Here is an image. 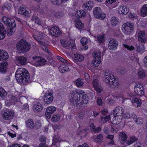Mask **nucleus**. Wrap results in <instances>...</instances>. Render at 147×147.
<instances>
[{
    "label": "nucleus",
    "mask_w": 147,
    "mask_h": 147,
    "mask_svg": "<svg viewBox=\"0 0 147 147\" xmlns=\"http://www.w3.org/2000/svg\"><path fill=\"white\" fill-rule=\"evenodd\" d=\"M82 7L85 10L90 11L93 7L92 3L91 1H88L83 4Z\"/></svg>",
    "instance_id": "nucleus-22"
},
{
    "label": "nucleus",
    "mask_w": 147,
    "mask_h": 147,
    "mask_svg": "<svg viewBox=\"0 0 147 147\" xmlns=\"http://www.w3.org/2000/svg\"><path fill=\"white\" fill-rule=\"evenodd\" d=\"M111 118V116L110 115H108L107 116H106L104 117L102 116H100V119L101 120V122L103 123H106L107 121H109Z\"/></svg>",
    "instance_id": "nucleus-46"
},
{
    "label": "nucleus",
    "mask_w": 147,
    "mask_h": 147,
    "mask_svg": "<svg viewBox=\"0 0 147 147\" xmlns=\"http://www.w3.org/2000/svg\"><path fill=\"white\" fill-rule=\"evenodd\" d=\"M8 63L6 61L0 63V73H5L7 69Z\"/></svg>",
    "instance_id": "nucleus-21"
},
{
    "label": "nucleus",
    "mask_w": 147,
    "mask_h": 147,
    "mask_svg": "<svg viewBox=\"0 0 147 147\" xmlns=\"http://www.w3.org/2000/svg\"><path fill=\"white\" fill-rule=\"evenodd\" d=\"M111 25L115 26L118 22V19L115 17H113L111 19Z\"/></svg>",
    "instance_id": "nucleus-43"
},
{
    "label": "nucleus",
    "mask_w": 147,
    "mask_h": 147,
    "mask_svg": "<svg viewBox=\"0 0 147 147\" xmlns=\"http://www.w3.org/2000/svg\"><path fill=\"white\" fill-rule=\"evenodd\" d=\"M137 138L134 136L130 137L127 140L126 142L127 144L128 145H130L133 143L134 142L137 140Z\"/></svg>",
    "instance_id": "nucleus-39"
},
{
    "label": "nucleus",
    "mask_w": 147,
    "mask_h": 147,
    "mask_svg": "<svg viewBox=\"0 0 147 147\" xmlns=\"http://www.w3.org/2000/svg\"><path fill=\"white\" fill-rule=\"evenodd\" d=\"M100 55V51L97 50H94L92 54L93 58H101Z\"/></svg>",
    "instance_id": "nucleus-40"
},
{
    "label": "nucleus",
    "mask_w": 147,
    "mask_h": 147,
    "mask_svg": "<svg viewBox=\"0 0 147 147\" xmlns=\"http://www.w3.org/2000/svg\"><path fill=\"white\" fill-rule=\"evenodd\" d=\"M141 15L142 17H145L147 16V4H144L140 9Z\"/></svg>",
    "instance_id": "nucleus-29"
},
{
    "label": "nucleus",
    "mask_w": 147,
    "mask_h": 147,
    "mask_svg": "<svg viewBox=\"0 0 147 147\" xmlns=\"http://www.w3.org/2000/svg\"><path fill=\"white\" fill-rule=\"evenodd\" d=\"M103 136L102 134H99L94 137V141L98 143H101L103 139Z\"/></svg>",
    "instance_id": "nucleus-36"
},
{
    "label": "nucleus",
    "mask_w": 147,
    "mask_h": 147,
    "mask_svg": "<svg viewBox=\"0 0 147 147\" xmlns=\"http://www.w3.org/2000/svg\"><path fill=\"white\" fill-rule=\"evenodd\" d=\"M100 113L103 115H106L108 113V111L107 109H104L101 111Z\"/></svg>",
    "instance_id": "nucleus-58"
},
{
    "label": "nucleus",
    "mask_w": 147,
    "mask_h": 147,
    "mask_svg": "<svg viewBox=\"0 0 147 147\" xmlns=\"http://www.w3.org/2000/svg\"><path fill=\"white\" fill-rule=\"evenodd\" d=\"M30 44L24 40H21L18 42L16 46L18 50L22 52L28 51L30 49Z\"/></svg>",
    "instance_id": "nucleus-4"
},
{
    "label": "nucleus",
    "mask_w": 147,
    "mask_h": 147,
    "mask_svg": "<svg viewBox=\"0 0 147 147\" xmlns=\"http://www.w3.org/2000/svg\"><path fill=\"white\" fill-rule=\"evenodd\" d=\"M32 59L33 60L31 61V63L36 67L43 66L47 62L46 60L43 57L39 56H34Z\"/></svg>",
    "instance_id": "nucleus-5"
},
{
    "label": "nucleus",
    "mask_w": 147,
    "mask_h": 147,
    "mask_svg": "<svg viewBox=\"0 0 147 147\" xmlns=\"http://www.w3.org/2000/svg\"><path fill=\"white\" fill-rule=\"evenodd\" d=\"M16 78L19 83L28 82L30 79L29 74L26 70L24 68H18L16 72Z\"/></svg>",
    "instance_id": "nucleus-1"
},
{
    "label": "nucleus",
    "mask_w": 147,
    "mask_h": 147,
    "mask_svg": "<svg viewBox=\"0 0 147 147\" xmlns=\"http://www.w3.org/2000/svg\"><path fill=\"white\" fill-rule=\"evenodd\" d=\"M128 16L129 18L132 19H136L137 17V16L136 14L131 13H129Z\"/></svg>",
    "instance_id": "nucleus-53"
},
{
    "label": "nucleus",
    "mask_w": 147,
    "mask_h": 147,
    "mask_svg": "<svg viewBox=\"0 0 147 147\" xmlns=\"http://www.w3.org/2000/svg\"><path fill=\"white\" fill-rule=\"evenodd\" d=\"M138 40L142 43L147 42V34L145 32L143 31H140L138 34Z\"/></svg>",
    "instance_id": "nucleus-13"
},
{
    "label": "nucleus",
    "mask_w": 147,
    "mask_h": 147,
    "mask_svg": "<svg viewBox=\"0 0 147 147\" xmlns=\"http://www.w3.org/2000/svg\"><path fill=\"white\" fill-rule=\"evenodd\" d=\"M43 33H41L40 34H39L38 36L36 35H33V37L38 41L39 44L41 45V47L43 50L46 52H48L47 48L45 45L44 43L40 40V39L41 38V36H43Z\"/></svg>",
    "instance_id": "nucleus-18"
},
{
    "label": "nucleus",
    "mask_w": 147,
    "mask_h": 147,
    "mask_svg": "<svg viewBox=\"0 0 147 147\" xmlns=\"http://www.w3.org/2000/svg\"><path fill=\"white\" fill-rule=\"evenodd\" d=\"M74 98L76 101H79L80 99V97L82 96V101H85V103L87 102V96L85 92L83 90H78L76 94H73Z\"/></svg>",
    "instance_id": "nucleus-9"
},
{
    "label": "nucleus",
    "mask_w": 147,
    "mask_h": 147,
    "mask_svg": "<svg viewBox=\"0 0 147 147\" xmlns=\"http://www.w3.org/2000/svg\"><path fill=\"white\" fill-rule=\"evenodd\" d=\"M123 46L125 48L129 51H133L135 49L134 47L132 45L123 44Z\"/></svg>",
    "instance_id": "nucleus-51"
},
{
    "label": "nucleus",
    "mask_w": 147,
    "mask_h": 147,
    "mask_svg": "<svg viewBox=\"0 0 147 147\" xmlns=\"http://www.w3.org/2000/svg\"><path fill=\"white\" fill-rule=\"evenodd\" d=\"M60 138H53V143L54 144V143H55V144L56 143H57L58 142H59L60 141Z\"/></svg>",
    "instance_id": "nucleus-61"
},
{
    "label": "nucleus",
    "mask_w": 147,
    "mask_h": 147,
    "mask_svg": "<svg viewBox=\"0 0 147 147\" xmlns=\"http://www.w3.org/2000/svg\"><path fill=\"white\" fill-rule=\"evenodd\" d=\"M75 84L76 86L78 87H82L84 85L83 80L80 78L77 79L75 81Z\"/></svg>",
    "instance_id": "nucleus-38"
},
{
    "label": "nucleus",
    "mask_w": 147,
    "mask_h": 147,
    "mask_svg": "<svg viewBox=\"0 0 147 147\" xmlns=\"http://www.w3.org/2000/svg\"><path fill=\"white\" fill-rule=\"evenodd\" d=\"M88 39L86 37L82 38L80 40L81 43L83 45L86 44L88 42Z\"/></svg>",
    "instance_id": "nucleus-52"
},
{
    "label": "nucleus",
    "mask_w": 147,
    "mask_h": 147,
    "mask_svg": "<svg viewBox=\"0 0 147 147\" xmlns=\"http://www.w3.org/2000/svg\"><path fill=\"white\" fill-rule=\"evenodd\" d=\"M134 29L133 24L129 22L123 24L122 27V30L125 34H128Z\"/></svg>",
    "instance_id": "nucleus-10"
},
{
    "label": "nucleus",
    "mask_w": 147,
    "mask_h": 147,
    "mask_svg": "<svg viewBox=\"0 0 147 147\" xmlns=\"http://www.w3.org/2000/svg\"><path fill=\"white\" fill-rule=\"evenodd\" d=\"M69 97L70 100L72 102H73L74 103V102H76V103H77L78 102V101H80V100L79 101H76L74 99V98L73 94L70 95L69 96Z\"/></svg>",
    "instance_id": "nucleus-56"
},
{
    "label": "nucleus",
    "mask_w": 147,
    "mask_h": 147,
    "mask_svg": "<svg viewBox=\"0 0 147 147\" xmlns=\"http://www.w3.org/2000/svg\"><path fill=\"white\" fill-rule=\"evenodd\" d=\"M60 0H51V2L53 3L55 5H59L60 4V3L59 2V1Z\"/></svg>",
    "instance_id": "nucleus-62"
},
{
    "label": "nucleus",
    "mask_w": 147,
    "mask_h": 147,
    "mask_svg": "<svg viewBox=\"0 0 147 147\" xmlns=\"http://www.w3.org/2000/svg\"><path fill=\"white\" fill-rule=\"evenodd\" d=\"M74 24L76 27L79 30L81 29L84 27L83 23L79 20H75Z\"/></svg>",
    "instance_id": "nucleus-27"
},
{
    "label": "nucleus",
    "mask_w": 147,
    "mask_h": 147,
    "mask_svg": "<svg viewBox=\"0 0 147 147\" xmlns=\"http://www.w3.org/2000/svg\"><path fill=\"white\" fill-rule=\"evenodd\" d=\"M118 42L117 41L112 39L111 40L108 44L109 49L111 50H115L117 48Z\"/></svg>",
    "instance_id": "nucleus-20"
},
{
    "label": "nucleus",
    "mask_w": 147,
    "mask_h": 147,
    "mask_svg": "<svg viewBox=\"0 0 147 147\" xmlns=\"http://www.w3.org/2000/svg\"><path fill=\"white\" fill-rule=\"evenodd\" d=\"M15 27H11V26H8V29L7 31V35L8 36H10L15 31Z\"/></svg>",
    "instance_id": "nucleus-41"
},
{
    "label": "nucleus",
    "mask_w": 147,
    "mask_h": 147,
    "mask_svg": "<svg viewBox=\"0 0 147 147\" xmlns=\"http://www.w3.org/2000/svg\"><path fill=\"white\" fill-rule=\"evenodd\" d=\"M39 147H49V146L46 144V143H41L39 145Z\"/></svg>",
    "instance_id": "nucleus-64"
},
{
    "label": "nucleus",
    "mask_w": 147,
    "mask_h": 147,
    "mask_svg": "<svg viewBox=\"0 0 147 147\" xmlns=\"http://www.w3.org/2000/svg\"><path fill=\"white\" fill-rule=\"evenodd\" d=\"M26 125L27 127L30 128H33L34 127V124L33 120L28 119L26 121Z\"/></svg>",
    "instance_id": "nucleus-37"
},
{
    "label": "nucleus",
    "mask_w": 147,
    "mask_h": 147,
    "mask_svg": "<svg viewBox=\"0 0 147 147\" xmlns=\"http://www.w3.org/2000/svg\"><path fill=\"white\" fill-rule=\"evenodd\" d=\"M119 138L122 144H124L126 141L127 138L126 134L123 132H120L119 134Z\"/></svg>",
    "instance_id": "nucleus-34"
},
{
    "label": "nucleus",
    "mask_w": 147,
    "mask_h": 147,
    "mask_svg": "<svg viewBox=\"0 0 147 147\" xmlns=\"http://www.w3.org/2000/svg\"><path fill=\"white\" fill-rule=\"evenodd\" d=\"M116 1V0H106V3L111 4L115 2Z\"/></svg>",
    "instance_id": "nucleus-63"
},
{
    "label": "nucleus",
    "mask_w": 147,
    "mask_h": 147,
    "mask_svg": "<svg viewBox=\"0 0 147 147\" xmlns=\"http://www.w3.org/2000/svg\"><path fill=\"white\" fill-rule=\"evenodd\" d=\"M115 117L111 121L112 123L114 125L119 124L123 118L122 115L123 112V109L121 107H117L113 110Z\"/></svg>",
    "instance_id": "nucleus-3"
},
{
    "label": "nucleus",
    "mask_w": 147,
    "mask_h": 147,
    "mask_svg": "<svg viewBox=\"0 0 147 147\" xmlns=\"http://www.w3.org/2000/svg\"><path fill=\"white\" fill-rule=\"evenodd\" d=\"M18 13L19 14L26 16L28 14L29 12L24 7H21L19 8Z\"/></svg>",
    "instance_id": "nucleus-33"
},
{
    "label": "nucleus",
    "mask_w": 147,
    "mask_h": 147,
    "mask_svg": "<svg viewBox=\"0 0 147 147\" xmlns=\"http://www.w3.org/2000/svg\"><path fill=\"white\" fill-rule=\"evenodd\" d=\"M136 50L140 53L144 52L145 51L144 47L143 46L140 45H137L136 47Z\"/></svg>",
    "instance_id": "nucleus-45"
},
{
    "label": "nucleus",
    "mask_w": 147,
    "mask_h": 147,
    "mask_svg": "<svg viewBox=\"0 0 147 147\" xmlns=\"http://www.w3.org/2000/svg\"><path fill=\"white\" fill-rule=\"evenodd\" d=\"M97 103L99 106H101L102 105V99L100 98H98Z\"/></svg>",
    "instance_id": "nucleus-59"
},
{
    "label": "nucleus",
    "mask_w": 147,
    "mask_h": 147,
    "mask_svg": "<svg viewBox=\"0 0 147 147\" xmlns=\"http://www.w3.org/2000/svg\"><path fill=\"white\" fill-rule=\"evenodd\" d=\"M104 37V34H101L97 37V39L100 43L103 42L105 41Z\"/></svg>",
    "instance_id": "nucleus-50"
},
{
    "label": "nucleus",
    "mask_w": 147,
    "mask_h": 147,
    "mask_svg": "<svg viewBox=\"0 0 147 147\" xmlns=\"http://www.w3.org/2000/svg\"><path fill=\"white\" fill-rule=\"evenodd\" d=\"M51 34L54 36H60L61 32L58 27L54 26L51 28L49 30Z\"/></svg>",
    "instance_id": "nucleus-17"
},
{
    "label": "nucleus",
    "mask_w": 147,
    "mask_h": 147,
    "mask_svg": "<svg viewBox=\"0 0 147 147\" xmlns=\"http://www.w3.org/2000/svg\"><path fill=\"white\" fill-rule=\"evenodd\" d=\"M133 118L134 121L137 124L141 125L142 123V120L139 117L134 115Z\"/></svg>",
    "instance_id": "nucleus-42"
},
{
    "label": "nucleus",
    "mask_w": 147,
    "mask_h": 147,
    "mask_svg": "<svg viewBox=\"0 0 147 147\" xmlns=\"http://www.w3.org/2000/svg\"><path fill=\"white\" fill-rule=\"evenodd\" d=\"M104 75V81L106 83L109 84L113 87H116L118 86L119 83L118 80L108 70L105 71Z\"/></svg>",
    "instance_id": "nucleus-2"
},
{
    "label": "nucleus",
    "mask_w": 147,
    "mask_h": 147,
    "mask_svg": "<svg viewBox=\"0 0 147 147\" xmlns=\"http://www.w3.org/2000/svg\"><path fill=\"white\" fill-rule=\"evenodd\" d=\"M94 88L96 91L98 93H101L102 90L99 81L96 79H94L92 82Z\"/></svg>",
    "instance_id": "nucleus-19"
},
{
    "label": "nucleus",
    "mask_w": 147,
    "mask_h": 147,
    "mask_svg": "<svg viewBox=\"0 0 147 147\" xmlns=\"http://www.w3.org/2000/svg\"><path fill=\"white\" fill-rule=\"evenodd\" d=\"M59 71L61 73H64L65 71H68L69 70V67L65 64L61 65L59 68Z\"/></svg>",
    "instance_id": "nucleus-32"
},
{
    "label": "nucleus",
    "mask_w": 147,
    "mask_h": 147,
    "mask_svg": "<svg viewBox=\"0 0 147 147\" xmlns=\"http://www.w3.org/2000/svg\"><path fill=\"white\" fill-rule=\"evenodd\" d=\"M86 12L82 9H80L76 11L75 15L77 18L84 17L86 16Z\"/></svg>",
    "instance_id": "nucleus-25"
},
{
    "label": "nucleus",
    "mask_w": 147,
    "mask_h": 147,
    "mask_svg": "<svg viewBox=\"0 0 147 147\" xmlns=\"http://www.w3.org/2000/svg\"><path fill=\"white\" fill-rule=\"evenodd\" d=\"M14 115V113L13 111L7 109L4 111L3 115V118L5 119L9 120L13 118Z\"/></svg>",
    "instance_id": "nucleus-15"
},
{
    "label": "nucleus",
    "mask_w": 147,
    "mask_h": 147,
    "mask_svg": "<svg viewBox=\"0 0 147 147\" xmlns=\"http://www.w3.org/2000/svg\"><path fill=\"white\" fill-rule=\"evenodd\" d=\"M60 119V117L59 115L55 114L52 118L51 121H52L56 122L59 120Z\"/></svg>",
    "instance_id": "nucleus-47"
},
{
    "label": "nucleus",
    "mask_w": 147,
    "mask_h": 147,
    "mask_svg": "<svg viewBox=\"0 0 147 147\" xmlns=\"http://www.w3.org/2000/svg\"><path fill=\"white\" fill-rule=\"evenodd\" d=\"M32 20L34 22L38 25L40 24L41 22L39 19L36 16H33L32 18Z\"/></svg>",
    "instance_id": "nucleus-49"
},
{
    "label": "nucleus",
    "mask_w": 147,
    "mask_h": 147,
    "mask_svg": "<svg viewBox=\"0 0 147 147\" xmlns=\"http://www.w3.org/2000/svg\"><path fill=\"white\" fill-rule=\"evenodd\" d=\"M57 59L62 62L64 63H66V61L65 59H63L62 57L60 56H57Z\"/></svg>",
    "instance_id": "nucleus-60"
},
{
    "label": "nucleus",
    "mask_w": 147,
    "mask_h": 147,
    "mask_svg": "<svg viewBox=\"0 0 147 147\" xmlns=\"http://www.w3.org/2000/svg\"><path fill=\"white\" fill-rule=\"evenodd\" d=\"M7 94L6 91L2 88H0V96L3 98H5L7 96Z\"/></svg>",
    "instance_id": "nucleus-48"
},
{
    "label": "nucleus",
    "mask_w": 147,
    "mask_h": 147,
    "mask_svg": "<svg viewBox=\"0 0 147 147\" xmlns=\"http://www.w3.org/2000/svg\"><path fill=\"white\" fill-rule=\"evenodd\" d=\"M131 103L134 105L136 106L137 104V107H140L141 106L142 102L141 100L139 98H136L133 99L131 101Z\"/></svg>",
    "instance_id": "nucleus-30"
},
{
    "label": "nucleus",
    "mask_w": 147,
    "mask_h": 147,
    "mask_svg": "<svg viewBox=\"0 0 147 147\" xmlns=\"http://www.w3.org/2000/svg\"><path fill=\"white\" fill-rule=\"evenodd\" d=\"M56 110V108L54 106H50L48 107L45 113L46 117L49 119L51 118V115L55 113Z\"/></svg>",
    "instance_id": "nucleus-16"
},
{
    "label": "nucleus",
    "mask_w": 147,
    "mask_h": 147,
    "mask_svg": "<svg viewBox=\"0 0 147 147\" xmlns=\"http://www.w3.org/2000/svg\"><path fill=\"white\" fill-rule=\"evenodd\" d=\"M137 75L139 78L142 79L144 78L146 76L145 72L143 70L139 71L137 74Z\"/></svg>",
    "instance_id": "nucleus-44"
},
{
    "label": "nucleus",
    "mask_w": 147,
    "mask_h": 147,
    "mask_svg": "<svg viewBox=\"0 0 147 147\" xmlns=\"http://www.w3.org/2000/svg\"><path fill=\"white\" fill-rule=\"evenodd\" d=\"M1 54H0V61H1L7 60L9 57V55L8 53L6 51L1 50Z\"/></svg>",
    "instance_id": "nucleus-28"
},
{
    "label": "nucleus",
    "mask_w": 147,
    "mask_h": 147,
    "mask_svg": "<svg viewBox=\"0 0 147 147\" xmlns=\"http://www.w3.org/2000/svg\"><path fill=\"white\" fill-rule=\"evenodd\" d=\"M84 59V57L83 55L78 54H75L73 57V60L75 62H81Z\"/></svg>",
    "instance_id": "nucleus-24"
},
{
    "label": "nucleus",
    "mask_w": 147,
    "mask_h": 147,
    "mask_svg": "<svg viewBox=\"0 0 147 147\" xmlns=\"http://www.w3.org/2000/svg\"><path fill=\"white\" fill-rule=\"evenodd\" d=\"M5 31L3 24L0 22V40L3 39L5 36Z\"/></svg>",
    "instance_id": "nucleus-26"
},
{
    "label": "nucleus",
    "mask_w": 147,
    "mask_h": 147,
    "mask_svg": "<svg viewBox=\"0 0 147 147\" xmlns=\"http://www.w3.org/2000/svg\"><path fill=\"white\" fill-rule=\"evenodd\" d=\"M93 14L96 18L100 20H103L106 17V14L102 12L100 7H96L94 9Z\"/></svg>",
    "instance_id": "nucleus-8"
},
{
    "label": "nucleus",
    "mask_w": 147,
    "mask_h": 147,
    "mask_svg": "<svg viewBox=\"0 0 147 147\" xmlns=\"http://www.w3.org/2000/svg\"><path fill=\"white\" fill-rule=\"evenodd\" d=\"M27 59L24 57L19 56L16 58V62L18 64L24 65L27 61Z\"/></svg>",
    "instance_id": "nucleus-23"
},
{
    "label": "nucleus",
    "mask_w": 147,
    "mask_h": 147,
    "mask_svg": "<svg viewBox=\"0 0 147 147\" xmlns=\"http://www.w3.org/2000/svg\"><path fill=\"white\" fill-rule=\"evenodd\" d=\"M92 61V64L95 67L98 66L101 62V58H93Z\"/></svg>",
    "instance_id": "nucleus-35"
},
{
    "label": "nucleus",
    "mask_w": 147,
    "mask_h": 147,
    "mask_svg": "<svg viewBox=\"0 0 147 147\" xmlns=\"http://www.w3.org/2000/svg\"><path fill=\"white\" fill-rule=\"evenodd\" d=\"M53 99V95L52 91L50 89L48 90L45 93L43 96L44 104L49 105L51 103Z\"/></svg>",
    "instance_id": "nucleus-6"
},
{
    "label": "nucleus",
    "mask_w": 147,
    "mask_h": 147,
    "mask_svg": "<svg viewBox=\"0 0 147 147\" xmlns=\"http://www.w3.org/2000/svg\"><path fill=\"white\" fill-rule=\"evenodd\" d=\"M51 128L53 129L52 126L51 125H48L44 127V131L45 132H47L48 131L49 129H51Z\"/></svg>",
    "instance_id": "nucleus-57"
},
{
    "label": "nucleus",
    "mask_w": 147,
    "mask_h": 147,
    "mask_svg": "<svg viewBox=\"0 0 147 147\" xmlns=\"http://www.w3.org/2000/svg\"><path fill=\"white\" fill-rule=\"evenodd\" d=\"M118 13L122 15L127 14L129 11V7L126 5H119L117 9Z\"/></svg>",
    "instance_id": "nucleus-14"
},
{
    "label": "nucleus",
    "mask_w": 147,
    "mask_h": 147,
    "mask_svg": "<svg viewBox=\"0 0 147 147\" xmlns=\"http://www.w3.org/2000/svg\"><path fill=\"white\" fill-rule=\"evenodd\" d=\"M84 75L86 81L88 82H90V77L88 73H85L84 74Z\"/></svg>",
    "instance_id": "nucleus-54"
},
{
    "label": "nucleus",
    "mask_w": 147,
    "mask_h": 147,
    "mask_svg": "<svg viewBox=\"0 0 147 147\" xmlns=\"http://www.w3.org/2000/svg\"><path fill=\"white\" fill-rule=\"evenodd\" d=\"M134 91L137 95L142 96L144 95V93L143 85L140 83L136 84L134 87Z\"/></svg>",
    "instance_id": "nucleus-11"
},
{
    "label": "nucleus",
    "mask_w": 147,
    "mask_h": 147,
    "mask_svg": "<svg viewBox=\"0 0 147 147\" xmlns=\"http://www.w3.org/2000/svg\"><path fill=\"white\" fill-rule=\"evenodd\" d=\"M62 45L66 49L71 48L75 49L76 48L75 42L72 40H61L60 41Z\"/></svg>",
    "instance_id": "nucleus-7"
},
{
    "label": "nucleus",
    "mask_w": 147,
    "mask_h": 147,
    "mask_svg": "<svg viewBox=\"0 0 147 147\" xmlns=\"http://www.w3.org/2000/svg\"><path fill=\"white\" fill-rule=\"evenodd\" d=\"M43 108V106L39 103H36L34 105L33 109L35 112H40L42 111Z\"/></svg>",
    "instance_id": "nucleus-31"
},
{
    "label": "nucleus",
    "mask_w": 147,
    "mask_h": 147,
    "mask_svg": "<svg viewBox=\"0 0 147 147\" xmlns=\"http://www.w3.org/2000/svg\"><path fill=\"white\" fill-rule=\"evenodd\" d=\"M125 119H130L131 117L129 114L128 113H126L124 114L123 117Z\"/></svg>",
    "instance_id": "nucleus-55"
},
{
    "label": "nucleus",
    "mask_w": 147,
    "mask_h": 147,
    "mask_svg": "<svg viewBox=\"0 0 147 147\" xmlns=\"http://www.w3.org/2000/svg\"><path fill=\"white\" fill-rule=\"evenodd\" d=\"M2 20L5 25L7 26H11V27H16V24L15 23V20L13 18L4 16L2 18Z\"/></svg>",
    "instance_id": "nucleus-12"
}]
</instances>
